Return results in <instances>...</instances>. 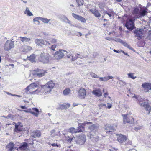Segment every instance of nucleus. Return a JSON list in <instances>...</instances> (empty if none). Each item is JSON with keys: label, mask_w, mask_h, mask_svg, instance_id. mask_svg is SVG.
Wrapping results in <instances>:
<instances>
[{"label": "nucleus", "mask_w": 151, "mask_h": 151, "mask_svg": "<svg viewBox=\"0 0 151 151\" xmlns=\"http://www.w3.org/2000/svg\"><path fill=\"white\" fill-rule=\"evenodd\" d=\"M46 72L42 69L37 68L32 71V73L34 76H35L39 77L44 76Z\"/></svg>", "instance_id": "423d86ee"}, {"label": "nucleus", "mask_w": 151, "mask_h": 151, "mask_svg": "<svg viewBox=\"0 0 151 151\" xmlns=\"http://www.w3.org/2000/svg\"><path fill=\"white\" fill-rule=\"evenodd\" d=\"M41 17H37L34 18L33 19V21L34 22H35V24L39 25L40 24L39 21L38 20L39 19L40 20Z\"/></svg>", "instance_id": "72a5a7b5"}, {"label": "nucleus", "mask_w": 151, "mask_h": 151, "mask_svg": "<svg viewBox=\"0 0 151 151\" xmlns=\"http://www.w3.org/2000/svg\"><path fill=\"white\" fill-rule=\"evenodd\" d=\"M55 131L54 129L52 130V131H51L50 132L51 133V135H52V134H53L54 133H55Z\"/></svg>", "instance_id": "bf43d9fd"}, {"label": "nucleus", "mask_w": 151, "mask_h": 151, "mask_svg": "<svg viewBox=\"0 0 151 151\" xmlns=\"http://www.w3.org/2000/svg\"><path fill=\"white\" fill-rule=\"evenodd\" d=\"M32 49V47L29 46H26L24 47V51L27 52L31 50Z\"/></svg>", "instance_id": "c9c22d12"}, {"label": "nucleus", "mask_w": 151, "mask_h": 151, "mask_svg": "<svg viewBox=\"0 0 151 151\" xmlns=\"http://www.w3.org/2000/svg\"><path fill=\"white\" fill-rule=\"evenodd\" d=\"M130 114H128L127 115H122L123 117V122L124 123H132L134 122V119L130 116Z\"/></svg>", "instance_id": "6e6552de"}, {"label": "nucleus", "mask_w": 151, "mask_h": 151, "mask_svg": "<svg viewBox=\"0 0 151 151\" xmlns=\"http://www.w3.org/2000/svg\"><path fill=\"white\" fill-rule=\"evenodd\" d=\"M95 16L99 17L101 16V14L97 10L95 9Z\"/></svg>", "instance_id": "37998d69"}, {"label": "nucleus", "mask_w": 151, "mask_h": 151, "mask_svg": "<svg viewBox=\"0 0 151 151\" xmlns=\"http://www.w3.org/2000/svg\"><path fill=\"white\" fill-rule=\"evenodd\" d=\"M12 116V115L10 114H9L8 116L6 117V119H9L11 118Z\"/></svg>", "instance_id": "5fc2aeb1"}, {"label": "nucleus", "mask_w": 151, "mask_h": 151, "mask_svg": "<svg viewBox=\"0 0 151 151\" xmlns=\"http://www.w3.org/2000/svg\"><path fill=\"white\" fill-rule=\"evenodd\" d=\"M140 10L139 9L137 8H135L133 10L132 12V14L133 15H135V17L134 19L136 18V17L139 14Z\"/></svg>", "instance_id": "b1692460"}, {"label": "nucleus", "mask_w": 151, "mask_h": 151, "mask_svg": "<svg viewBox=\"0 0 151 151\" xmlns=\"http://www.w3.org/2000/svg\"><path fill=\"white\" fill-rule=\"evenodd\" d=\"M134 74V73H132L128 74V78H130L134 79L136 78V77H134L133 76Z\"/></svg>", "instance_id": "a19ab883"}, {"label": "nucleus", "mask_w": 151, "mask_h": 151, "mask_svg": "<svg viewBox=\"0 0 151 151\" xmlns=\"http://www.w3.org/2000/svg\"><path fill=\"white\" fill-rule=\"evenodd\" d=\"M22 128L19 125H15V127L14 131L17 132H19L22 130Z\"/></svg>", "instance_id": "c756f323"}, {"label": "nucleus", "mask_w": 151, "mask_h": 151, "mask_svg": "<svg viewBox=\"0 0 151 151\" xmlns=\"http://www.w3.org/2000/svg\"><path fill=\"white\" fill-rule=\"evenodd\" d=\"M66 51L63 50H59L58 51L56 52L54 54V57L55 59L59 60L62 58L64 54L66 53Z\"/></svg>", "instance_id": "0eeeda50"}, {"label": "nucleus", "mask_w": 151, "mask_h": 151, "mask_svg": "<svg viewBox=\"0 0 151 151\" xmlns=\"http://www.w3.org/2000/svg\"><path fill=\"white\" fill-rule=\"evenodd\" d=\"M62 106L65 109H67L68 108L67 106L65 104H63L62 105Z\"/></svg>", "instance_id": "13d9d810"}, {"label": "nucleus", "mask_w": 151, "mask_h": 151, "mask_svg": "<svg viewBox=\"0 0 151 151\" xmlns=\"http://www.w3.org/2000/svg\"><path fill=\"white\" fill-rule=\"evenodd\" d=\"M133 32L135 36L138 37V39L139 40L141 38V37L142 35V30L141 29L135 30L133 31Z\"/></svg>", "instance_id": "f3484780"}, {"label": "nucleus", "mask_w": 151, "mask_h": 151, "mask_svg": "<svg viewBox=\"0 0 151 151\" xmlns=\"http://www.w3.org/2000/svg\"><path fill=\"white\" fill-rule=\"evenodd\" d=\"M36 56L35 55L32 54L30 55V57H27V59L32 62H34L35 61V59Z\"/></svg>", "instance_id": "c85d7f7f"}, {"label": "nucleus", "mask_w": 151, "mask_h": 151, "mask_svg": "<svg viewBox=\"0 0 151 151\" xmlns=\"http://www.w3.org/2000/svg\"><path fill=\"white\" fill-rule=\"evenodd\" d=\"M118 141L121 143H122L127 140L126 137L124 135L119 134L117 138Z\"/></svg>", "instance_id": "6ab92c4d"}, {"label": "nucleus", "mask_w": 151, "mask_h": 151, "mask_svg": "<svg viewBox=\"0 0 151 151\" xmlns=\"http://www.w3.org/2000/svg\"><path fill=\"white\" fill-rule=\"evenodd\" d=\"M135 19L134 18L130 19L127 21L125 26L127 29L132 30L134 29L135 27L134 25Z\"/></svg>", "instance_id": "39448f33"}, {"label": "nucleus", "mask_w": 151, "mask_h": 151, "mask_svg": "<svg viewBox=\"0 0 151 151\" xmlns=\"http://www.w3.org/2000/svg\"><path fill=\"white\" fill-rule=\"evenodd\" d=\"M25 14H27V15L29 16H33L32 13L30 12L29 8L27 7L26 8V9L24 12Z\"/></svg>", "instance_id": "bb28decb"}, {"label": "nucleus", "mask_w": 151, "mask_h": 151, "mask_svg": "<svg viewBox=\"0 0 151 151\" xmlns=\"http://www.w3.org/2000/svg\"><path fill=\"white\" fill-rule=\"evenodd\" d=\"M116 125H107L105 127L104 129L106 130L107 133L109 132H111L112 131L116 130Z\"/></svg>", "instance_id": "ddd939ff"}, {"label": "nucleus", "mask_w": 151, "mask_h": 151, "mask_svg": "<svg viewBox=\"0 0 151 151\" xmlns=\"http://www.w3.org/2000/svg\"><path fill=\"white\" fill-rule=\"evenodd\" d=\"M117 41L121 43L122 44H123V43L124 42V41H123V40H122L121 39H117Z\"/></svg>", "instance_id": "09e8293b"}, {"label": "nucleus", "mask_w": 151, "mask_h": 151, "mask_svg": "<svg viewBox=\"0 0 151 151\" xmlns=\"http://www.w3.org/2000/svg\"><path fill=\"white\" fill-rule=\"evenodd\" d=\"M50 56L48 54L45 53H42L38 57V60L44 63H47L49 62Z\"/></svg>", "instance_id": "20e7f679"}, {"label": "nucleus", "mask_w": 151, "mask_h": 151, "mask_svg": "<svg viewBox=\"0 0 151 151\" xmlns=\"http://www.w3.org/2000/svg\"><path fill=\"white\" fill-rule=\"evenodd\" d=\"M65 23L69 24L71 26H74V25H73L71 23V22L68 19V20H67L66 22H65Z\"/></svg>", "instance_id": "603ef678"}, {"label": "nucleus", "mask_w": 151, "mask_h": 151, "mask_svg": "<svg viewBox=\"0 0 151 151\" xmlns=\"http://www.w3.org/2000/svg\"><path fill=\"white\" fill-rule=\"evenodd\" d=\"M92 123L90 122H86L82 124H78V132H83V130L84 129V126L86 124H91Z\"/></svg>", "instance_id": "4468645a"}, {"label": "nucleus", "mask_w": 151, "mask_h": 151, "mask_svg": "<svg viewBox=\"0 0 151 151\" xmlns=\"http://www.w3.org/2000/svg\"><path fill=\"white\" fill-rule=\"evenodd\" d=\"M27 144L25 142H24L23 144L20 146L19 148L21 150H24L27 148Z\"/></svg>", "instance_id": "7c9ffc66"}, {"label": "nucleus", "mask_w": 151, "mask_h": 151, "mask_svg": "<svg viewBox=\"0 0 151 151\" xmlns=\"http://www.w3.org/2000/svg\"><path fill=\"white\" fill-rule=\"evenodd\" d=\"M32 111L31 113L37 117L39 114V110L36 108H32Z\"/></svg>", "instance_id": "393cba45"}, {"label": "nucleus", "mask_w": 151, "mask_h": 151, "mask_svg": "<svg viewBox=\"0 0 151 151\" xmlns=\"http://www.w3.org/2000/svg\"><path fill=\"white\" fill-rule=\"evenodd\" d=\"M102 93L101 90L99 88L95 89V95L97 97H100L102 96Z\"/></svg>", "instance_id": "a878e982"}, {"label": "nucleus", "mask_w": 151, "mask_h": 151, "mask_svg": "<svg viewBox=\"0 0 151 151\" xmlns=\"http://www.w3.org/2000/svg\"><path fill=\"white\" fill-rule=\"evenodd\" d=\"M121 51L125 55H128V56H129V55H128V53H125L124 51H123L122 50H121Z\"/></svg>", "instance_id": "69168bd1"}, {"label": "nucleus", "mask_w": 151, "mask_h": 151, "mask_svg": "<svg viewBox=\"0 0 151 151\" xmlns=\"http://www.w3.org/2000/svg\"><path fill=\"white\" fill-rule=\"evenodd\" d=\"M70 92V88H67L63 91V94L64 95H68Z\"/></svg>", "instance_id": "473e14b6"}, {"label": "nucleus", "mask_w": 151, "mask_h": 151, "mask_svg": "<svg viewBox=\"0 0 151 151\" xmlns=\"http://www.w3.org/2000/svg\"><path fill=\"white\" fill-rule=\"evenodd\" d=\"M137 98L139 102L140 105L145 108L147 111V114H149L150 112L151 109L150 106L147 102L145 101V100L143 98L138 97Z\"/></svg>", "instance_id": "7ed1b4c3"}, {"label": "nucleus", "mask_w": 151, "mask_h": 151, "mask_svg": "<svg viewBox=\"0 0 151 151\" xmlns=\"http://www.w3.org/2000/svg\"><path fill=\"white\" fill-rule=\"evenodd\" d=\"M68 131L71 133H77L78 132V129H76L74 127L70 128L68 130Z\"/></svg>", "instance_id": "2f4dec72"}, {"label": "nucleus", "mask_w": 151, "mask_h": 151, "mask_svg": "<svg viewBox=\"0 0 151 151\" xmlns=\"http://www.w3.org/2000/svg\"><path fill=\"white\" fill-rule=\"evenodd\" d=\"M72 15L75 19L80 21L82 22L85 23L86 21L85 19L81 16L76 14L74 13H72Z\"/></svg>", "instance_id": "2eb2a0df"}, {"label": "nucleus", "mask_w": 151, "mask_h": 151, "mask_svg": "<svg viewBox=\"0 0 151 151\" xmlns=\"http://www.w3.org/2000/svg\"><path fill=\"white\" fill-rule=\"evenodd\" d=\"M65 105H66L68 108L70 106V104L69 103H67L66 104H65Z\"/></svg>", "instance_id": "338daca9"}, {"label": "nucleus", "mask_w": 151, "mask_h": 151, "mask_svg": "<svg viewBox=\"0 0 151 151\" xmlns=\"http://www.w3.org/2000/svg\"><path fill=\"white\" fill-rule=\"evenodd\" d=\"M89 11L91 12L93 14H94V9H89Z\"/></svg>", "instance_id": "3c124183"}, {"label": "nucleus", "mask_w": 151, "mask_h": 151, "mask_svg": "<svg viewBox=\"0 0 151 151\" xmlns=\"http://www.w3.org/2000/svg\"><path fill=\"white\" fill-rule=\"evenodd\" d=\"M75 55H77V56H78V58H83V57L80 54H76Z\"/></svg>", "instance_id": "4d7b16f0"}, {"label": "nucleus", "mask_w": 151, "mask_h": 151, "mask_svg": "<svg viewBox=\"0 0 151 151\" xmlns=\"http://www.w3.org/2000/svg\"><path fill=\"white\" fill-rule=\"evenodd\" d=\"M14 145L13 143L10 142L6 146L7 151H12L14 149Z\"/></svg>", "instance_id": "5701e85b"}, {"label": "nucleus", "mask_w": 151, "mask_h": 151, "mask_svg": "<svg viewBox=\"0 0 151 151\" xmlns=\"http://www.w3.org/2000/svg\"><path fill=\"white\" fill-rule=\"evenodd\" d=\"M122 45L124 46L125 47H127V48L131 50H132L133 51L134 50L132 48V47H131L129 44H128V43H126L124 41Z\"/></svg>", "instance_id": "f704fd0d"}, {"label": "nucleus", "mask_w": 151, "mask_h": 151, "mask_svg": "<svg viewBox=\"0 0 151 151\" xmlns=\"http://www.w3.org/2000/svg\"><path fill=\"white\" fill-rule=\"evenodd\" d=\"M32 109H29L26 110H24L23 111L26 112H29L31 113V112L32 111Z\"/></svg>", "instance_id": "de8ad7c7"}, {"label": "nucleus", "mask_w": 151, "mask_h": 151, "mask_svg": "<svg viewBox=\"0 0 151 151\" xmlns=\"http://www.w3.org/2000/svg\"><path fill=\"white\" fill-rule=\"evenodd\" d=\"M106 39L107 40L110 41L112 40V38L109 37H106Z\"/></svg>", "instance_id": "0e129e2a"}, {"label": "nucleus", "mask_w": 151, "mask_h": 151, "mask_svg": "<svg viewBox=\"0 0 151 151\" xmlns=\"http://www.w3.org/2000/svg\"><path fill=\"white\" fill-rule=\"evenodd\" d=\"M41 136V133L40 131L38 130H36L33 131L31 133V136L32 137L36 138V137H39Z\"/></svg>", "instance_id": "412c9836"}, {"label": "nucleus", "mask_w": 151, "mask_h": 151, "mask_svg": "<svg viewBox=\"0 0 151 151\" xmlns=\"http://www.w3.org/2000/svg\"><path fill=\"white\" fill-rule=\"evenodd\" d=\"M38 86L36 84L32 83L29 85L27 88H25L26 91L28 93L29 92L31 94H35L39 92L38 90Z\"/></svg>", "instance_id": "f03ea898"}, {"label": "nucleus", "mask_w": 151, "mask_h": 151, "mask_svg": "<svg viewBox=\"0 0 151 151\" xmlns=\"http://www.w3.org/2000/svg\"><path fill=\"white\" fill-rule=\"evenodd\" d=\"M113 77L112 76H108L104 77V81H106L110 79H112Z\"/></svg>", "instance_id": "79ce46f5"}, {"label": "nucleus", "mask_w": 151, "mask_h": 151, "mask_svg": "<svg viewBox=\"0 0 151 151\" xmlns=\"http://www.w3.org/2000/svg\"><path fill=\"white\" fill-rule=\"evenodd\" d=\"M147 13L146 9H141L140 10L139 14L136 17V18H139L142 17L145 15Z\"/></svg>", "instance_id": "4be33fe9"}, {"label": "nucleus", "mask_w": 151, "mask_h": 151, "mask_svg": "<svg viewBox=\"0 0 151 151\" xmlns=\"http://www.w3.org/2000/svg\"><path fill=\"white\" fill-rule=\"evenodd\" d=\"M40 20L42 21L44 23H48L49 22L50 20V19H48L47 18L41 17Z\"/></svg>", "instance_id": "e433bc0d"}, {"label": "nucleus", "mask_w": 151, "mask_h": 151, "mask_svg": "<svg viewBox=\"0 0 151 151\" xmlns=\"http://www.w3.org/2000/svg\"><path fill=\"white\" fill-rule=\"evenodd\" d=\"M50 42L52 43H55L57 42V40L55 39H51L50 40Z\"/></svg>", "instance_id": "49530a36"}, {"label": "nucleus", "mask_w": 151, "mask_h": 151, "mask_svg": "<svg viewBox=\"0 0 151 151\" xmlns=\"http://www.w3.org/2000/svg\"><path fill=\"white\" fill-rule=\"evenodd\" d=\"M14 47V42L8 40L4 45V48L5 50L8 51Z\"/></svg>", "instance_id": "1a4fd4ad"}, {"label": "nucleus", "mask_w": 151, "mask_h": 151, "mask_svg": "<svg viewBox=\"0 0 151 151\" xmlns=\"http://www.w3.org/2000/svg\"><path fill=\"white\" fill-rule=\"evenodd\" d=\"M56 45H52L51 47V49L53 50L54 51L56 48Z\"/></svg>", "instance_id": "8fccbe9b"}, {"label": "nucleus", "mask_w": 151, "mask_h": 151, "mask_svg": "<svg viewBox=\"0 0 151 151\" xmlns=\"http://www.w3.org/2000/svg\"><path fill=\"white\" fill-rule=\"evenodd\" d=\"M35 42L37 45L40 46H42V45H48L50 44L47 41H45L42 39H35Z\"/></svg>", "instance_id": "f8f14e48"}, {"label": "nucleus", "mask_w": 151, "mask_h": 151, "mask_svg": "<svg viewBox=\"0 0 151 151\" xmlns=\"http://www.w3.org/2000/svg\"><path fill=\"white\" fill-rule=\"evenodd\" d=\"M60 18L61 19V20L62 21L65 22H66L68 19L65 16L63 15H61L60 17Z\"/></svg>", "instance_id": "4c0bfd02"}, {"label": "nucleus", "mask_w": 151, "mask_h": 151, "mask_svg": "<svg viewBox=\"0 0 151 151\" xmlns=\"http://www.w3.org/2000/svg\"><path fill=\"white\" fill-rule=\"evenodd\" d=\"M113 14V12H106V14H107L109 17H111L112 16V14Z\"/></svg>", "instance_id": "864d4df0"}, {"label": "nucleus", "mask_w": 151, "mask_h": 151, "mask_svg": "<svg viewBox=\"0 0 151 151\" xmlns=\"http://www.w3.org/2000/svg\"><path fill=\"white\" fill-rule=\"evenodd\" d=\"M64 55L68 59V60H70L71 61H74L79 57L77 56V55H75L71 54L69 51L68 52L66 51V53H64Z\"/></svg>", "instance_id": "9d476101"}, {"label": "nucleus", "mask_w": 151, "mask_h": 151, "mask_svg": "<svg viewBox=\"0 0 151 151\" xmlns=\"http://www.w3.org/2000/svg\"><path fill=\"white\" fill-rule=\"evenodd\" d=\"M99 80L101 81H104V77H99Z\"/></svg>", "instance_id": "e2e57ef3"}, {"label": "nucleus", "mask_w": 151, "mask_h": 151, "mask_svg": "<svg viewBox=\"0 0 151 151\" xmlns=\"http://www.w3.org/2000/svg\"><path fill=\"white\" fill-rule=\"evenodd\" d=\"M53 147L57 146L58 147L59 146L56 143H53L51 145Z\"/></svg>", "instance_id": "6e6d98bb"}, {"label": "nucleus", "mask_w": 151, "mask_h": 151, "mask_svg": "<svg viewBox=\"0 0 151 151\" xmlns=\"http://www.w3.org/2000/svg\"><path fill=\"white\" fill-rule=\"evenodd\" d=\"M79 6L82 5L83 4L84 0H76Z\"/></svg>", "instance_id": "ea45409f"}, {"label": "nucleus", "mask_w": 151, "mask_h": 151, "mask_svg": "<svg viewBox=\"0 0 151 151\" xmlns=\"http://www.w3.org/2000/svg\"><path fill=\"white\" fill-rule=\"evenodd\" d=\"M129 151H137V150L134 149H133L132 150H130Z\"/></svg>", "instance_id": "774afa93"}, {"label": "nucleus", "mask_w": 151, "mask_h": 151, "mask_svg": "<svg viewBox=\"0 0 151 151\" xmlns=\"http://www.w3.org/2000/svg\"><path fill=\"white\" fill-rule=\"evenodd\" d=\"M108 104V105L107 107L108 108L110 109L112 107V105L111 104Z\"/></svg>", "instance_id": "052dcab7"}, {"label": "nucleus", "mask_w": 151, "mask_h": 151, "mask_svg": "<svg viewBox=\"0 0 151 151\" xmlns=\"http://www.w3.org/2000/svg\"><path fill=\"white\" fill-rule=\"evenodd\" d=\"M20 107L22 109H27V107L25 106H21Z\"/></svg>", "instance_id": "680f3d73"}, {"label": "nucleus", "mask_w": 151, "mask_h": 151, "mask_svg": "<svg viewBox=\"0 0 151 151\" xmlns=\"http://www.w3.org/2000/svg\"><path fill=\"white\" fill-rule=\"evenodd\" d=\"M55 86V83L51 80L48 82L45 85L41 86V90L45 93H49L53 88Z\"/></svg>", "instance_id": "f257e3e1"}, {"label": "nucleus", "mask_w": 151, "mask_h": 151, "mask_svg": "<svg viewBox=\"0 0 151 151\" xmlns=\"http://www.w3.org/2000/svg\"><path fill=\"white\" fill-rule=\"evenodd\" d=\"M86 140V136L83 134H82L79 136L78 139L76 141V142L77 144L82 145L85 143Z\"/></svg>", "instance_id": "9b49d317"}, {"label": "nucleus", "mask_w": 151, "mask_h": 151, "mask_svg": "<svg viewBox=\"0 0 151 151\" xmlns=\"http://www.w3.org/2000/svg\"><path fill=\"white\" fill-rule=\"evenodd\" d=\"M89 129L90 130L89 135L90 136V138L92 139H93L94 138V125L93 124L89 127Z\"/></svg>", "instance_id": "a211bd4d"}, {"label": "nucleus", "mask_w": 151, "mask_h": 151, "mask_svg": "<svg viewBox=\"0 0 151 151\" xmlns=\"http://www.w3.org/2000/svg\"><path fill=\"white\" fill-rule=\"evenodd\" d=\"M19 38L21 41L24 42H29L30 40V38H27L25 37H20Z\"/></svg>", "instance_id": "cd10ccee"}, {"label": "nucleus", "mask_w": 151, "mask_h": 151, "mask_svg": "<svg viewBox=\"0 0 151 151\" xmlns=\"http://www.w3.org/2000/svg\"><path fill=\"white\" fill-rule=\"evenodd\" d=\"M6 93L8 95H11L12 96H17V97H20L21 96L20 95H16V94H12L9 93V92H7Z\"/></svg>", "instance_id": "a18cd8bd"}, {"label": "nucleus", "mask_w": 151, "mask_h": 151, "mask_svg": "<svg viewBox=\"0 0 151 151\" xmlns=\"http://www.w3.org/2000/svg\"><path fill=\"white\" fill-rule=\"evenodd\" d=\"M66 138L67 139V141L69 143H70L75 138L74 137L71 138L70 136H68L67 137H66Z\"/></svg>", "instance_id": "58836bf2"}, {"label": "nucleus", "mask_w": 151, "mask_h": 151, "mask_svg": "<svg viewBox=\"0 0 151 151\" xmlns=\"http://www.w3.org/2000/svg\"><path fill=\"white\" fill-rule=\"evenodd\" d=\"M142 128V127L141 126H137L135 127L134 128V130L136 131H137L138 130L141 129Z\"/></svg>", "instance_id": "c03bdc74"}, {"label": "nucleus", "mask_w": 151, "mask_h": 151, "mask_svg": "<svg viewBox=\"0 0 151 151\" xmlns=\"http://www.w3.org/2000/svg\"><path fill=\"white\" fill-rule=\"evenodd\" d=\"M86 91L85 89L81 88L78 92V96L81 98H84L86 95Z\"/></svg>", "instance_id": "dca6fc26"}, {"label": "nucleus", "mask_w": 151, "mask_h": 151, "mask_svg": "<svg viewBox=\"0 0 151 151\" xmlns=\"http://www.w3.org/2000/svg\"><path fill=\"white\" fill-rule=\"evenodd\" d=\"M142 86L145 90H147V92L149 90H151V83H145L142 85Z\"/></svg>", "instance_id": "aec40b11"}]
</instances>
